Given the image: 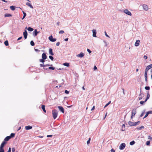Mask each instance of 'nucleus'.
Here are the masks:
<instances>
[{
  "label": "nucleus",
  "instance_id": "obj_1",
  "mask_svg": "<svg viewBox=\"0 0 152 152\" xmlns=\"http://www.w3.org/2000/svg\"><path fill=\"white\" fill-rule=\"evenodd\" d=\"M140 121H139L137 122H133L132 121H129L128 122V124L129 125L131 126H135L137 125V124H138L140 123Z\"/></svg>",
  "mask_w": 152,
  "mask_h": 152
},
{
  "label": "nucleus",
  "instance_id": "obj_2",
  "mask_svg": "<svg viewBox=\"0 0 152 152\" xmlns=\"http://www.w3.org/2000/svg\"><path fill=\"white\" fill-rule=\"evenodd\" d=\"M48 39L50 41L52 42H54L56 40V39L55 38H53L52 35L50 36L49 37Z\"/></svg>",
  "mask_w": 152,
  "mask_h": 152
},
{
  "label": "nucleus",
  "instance_id": "obj_3",
  "mask_svg": "<svg viewBox=\"0 0 152 152\" xmlns=\"http://www.w3.org/2000/svg\"><path fill=\"white\" fill-rule=\"evenodd\" d=\"M126 146V144L125 143H122L119 146V149L120 150L123 149Z\"/></svg>",
  "mask_w": 152,
  "mask_h": 152
},
{
  "label": "nucleus",
  "instance_id": "obj_4",
  "mask_svg": "<svg viewBox=\"0 0 152 152\" xmlns=\"http://www.w3.org/2000/svg\"><path fill=\"white\" fill-rule=\"evenodd\" d=\"M58 108L59 109V110L62 113H64V109L63 108V107L61 106H58Z\"/></svg>",
  "mask_w": 152,
  "mask_h": 152
},
{
  "label": "nucleus",
  "instance_id": "obj_5",
  "mask_svg": "<svg viewBox=\"0 0 152 152\" xmlns=\"http://www.w3.org/2000/svg\"><path fill=\"white\" fill-rule=\"evenodd\" d=\"M124 12L126 13V14L131 16L132 15L131 13L128 10L126 9L124 10Z\"/></svg>",
  "mask_w": 152,
  "mask_h": 152
},
{
  "label": "nucleus",
  "instance_id": "obj_6",
  "mask_svg": "<svg viewBox=\"0 0 152 152\" xmlns=\"http://www.w3.org/2000/svg\"><path fill=\"white\" fill-rule=\"evenodd\" d=\"M23 35L25 38V39H26L27 38L28 33L27 31L25 30L23 32Z\"/></svg>",
  "mask_w": 152,
  "mask_h": 152
},
{
  "label": "nucleus",
  "instance_id": "obj_7",
  "mask_svg": "<svg viewBox=\"0 0 152 152\" xmlns=\"http://www.w3.org/2000/svg\"><path fill=\"white\" fill-rule=\"evenodd\" d=\"M39 32V31H37V29H35L34 30V31L33 32V35L35 37L37 36Z\"/></svg>",
  "mask_w": 152,
  "mask_h": 152
},
{
  "label": "nucleus",
  "instance_id": "obj_8",
  "mask_svg": "<svg viewBox=\"0 0 152 152\" xmlns=\"http://www.w3.org/2000/svg\"><path fill=\"white\" fill-rule=\"evenodd\" d=\"M152 68V64H151L147 66L145 70L148 71L149 69Z\"/></svg>",
  "mask_w": 152,
  "mask_h": 152
},
{
  "label": "nucleus",
  "instance_id": "obj_9",
  "mask_svg": "<svg viewBox=\"0 0 152 152\" xmlns=\"http://www.w3.org/2000/svg\"><path fill=\"white\" fill-rule=\"evenodd\" d=\"M142 7L143 9L145 11H147L148 10V7L147 5L145 4H144L143 5Z\"/></svg>",
  "mask_w": 152,
  "mask_h": 152
},
{
  "label": "nucleus",
  "instance_id": "obj_10",
  "mask_svg": "<svg viewBox=\"0 0 152 152\" xmlns=\"http://www.w3.org/2000/svg\"><path fill=\"white\" fill-rule=\"evenodd\" d=\"M42 58H44V59L45 60L47 58V56L46 55V54L45 53H43L42 56Z\"/></svg>",
  "mask_w": 152,
  "mask_h": 152
},
{
  "label": "nucleus",
  "instance_id": "obj_11",
  "mask_svg": "<svg viewBox=\"0 0 152 152\" xmlns=\"http://www.w3.org/2000/svg\"><path fill=\"white\" fill-rule=\"evenodd\" d=\"M93 32V36L94 37H96V31L95 29H93L92 30Z\"/></svg>",
  "mask_w": 152,
  "mask_h": 152
},
{
  "label": "nucleus",
  "instance_id": "obj_12",
  "mask_svg": "<svg viewBox=\"0 0 152 152\" xmlns=\"http://www.w3.org/2000/svg\"><path fill=\"white\" fill-rule=\"evenodd\" d=\"M7 143L6 142H5L4 141L1 144L0 148H3L4 147V145Z\"/></svg>",
  "mask_w": 152,
  "mask_h": 152
},
{
  "label": "nucleus",
  "instance_id": "obj_13",
  "mask_svg": "<svg viewBox=\"0 0 152 152\" xmlns=\"http://www.w3.org/2000/svg\"><path fill=\"white\" fill-rule=\"evenodd\" d=\"M140 41L139 40H136L134 44L135 46L136 47L140 45Z\"/></svg>",
  "mask_w": 152,
  "mask_h": 152
},
{
  "label": "nucleus",
  "instance_id": "obj_14",
  "mask_svg": "<svg viewBox=\"0 0 152 152\" xmlns=\"http://www.w3.org/2000/svg\"><path fill=\"white\" fill-rule=\"evenodd\" d=\"M139 97L138 98V99L139 100L142 99V97L144 96V94L142 93H141V91H140V94H139Z\"/></svg>",
  "mask_w": 152,
  "mask_h": 152
},
{
  "label": "nucleus",
  "instance_id": "obj_15",
  "mask_svg": "<svg viewBox=\"0 0 152 152\" xmlns=\"http://www.w3.org/2000/svg\"><path fill=\"white\" fill-rule=\"evenodd\" d=\"M84 55V54L83 53L81 52L79 54H78L77 56L78 57L80 58H82L83 57Z\"/></svg>",
  "mask_w": 152,
  "mask_h": 152
},
{
  "label": "nucleus",
  "instance_id": "obj_16",
  "mask_svg": "<svg viewBox=\"0 0 152 152\" xmlns=\"http://www.w3.org/2000/svg\"><path fill=\"white\" fill-rule=\"evenodd\" d=\"M49 54L52 56L54 55V53L53 52V49L51 48H50L49 50Z\"/></svg>",
  "mask_w": 152,
  "mask_h": 152
},
{
  "label": "nucleus",
  "instance_id": "obj_17",
  "mask_svg": "<svg viewBox=\"0 0 152 152\" xmlns=\"http://www.w3.org/2000/svg\"><path fill=\"white\" fill-rule=\"evenodd\" d=\"M26 5L30 7L32 9L33 8V6L31 5V4L29 3L28 2H26Z\"/></svg>",
  "mask_w": 152,
  "mask_h": 152
},
{
  "label": "nucleus",
  "instance_id": "obj_18",
  "mask_svg": "<svg viewBox=\"0 0 152 152\" xmlns=\"http://www.w3.org/2000/svg\"><path fill=\"white\" fill-rule=\"evenodd\" d=\"M58 111L56 109L53 110L52 111V114H58Z\"/></svg>",
  "mask_w": 152,
  "mask_h": 152
},
{
  "label": "nucleus",
  "instance_id": "obj_19",
  "mask_svg": "<svg viewBox=\"0 0 152 152\" xmlns=\"http://www.w3.org/2000/svg\"><path fill=\"white\" fill-rule=\"evenodd\" d=\"M25 129L27 130L31 129L32 128V127L30 126H26L25 127Z\"/></svg>",
  "mask_w": 152,
  "mask_h": 152
},
{
  "label": "nucleus",
  "instance_id": "obj_20",
  "mask_svg": "<svg viewBox=\"0 0 152 152\" xmlns=\"http://www.w3.org/2000/svg\"><path fill=\"white\" fill-rule=\"evenodd\" d=\"M4 15L5 18H6L7 17H12V14H7V13L5 14Z\"/></svg>",
  "mask_w": 152,
  "mask_h": 152
},
{
  "label": "nucleus",
  "instance_id": "obj_21",
  "mask_svg": "<svg viewBox=\"0 0 152 152\" xmlns=\"http://www.w3.org/2000/svg\"><path fill=\"white\" fill-rule=\"evenodd\" d=\"M10 138H11L9 136H8L5 137V138L4 139V141H5V142L7 141H8Z\"/></svg>",
  "mask_w": 152,
  "mask_h": 152
},
{
  "label": "nucleus",
  "instance_id": "obj_22",
  "mask_svg": "<svg viewBox=\"0 0 152 152\" xmlns=\"http://www.w3.org/2000/svg\"><path fill=\"white\" fill-rule=\"evenodd\" d=\"M45 106L44 105H42V109L43 111L45 113H46V111L45 110Z\"/></svg>",
  "mask_w": 152,
  "mask_h": 152
},
{
  "label": "nucleus",
  "instance_id": "obj_23",
  "mask_svg": "<svg viewBox=\"0 0 152 152\" xmlns=\"http://www.w3.org/2000/svg\"><path fill=\"white\" fill-rule=\"evenodd\" d=\"M50 66L48 67V69H51L52 70H54L55 69V68L53 67H52L53 65L51 64L50 65Z\"/></svg>",
  "mask_w": 152,
  "mask_h": 152
},
{
  "label": "nucleus",
  "instance_id": "obj_24",
  "mask_svg": "<svg viewBox=\"0 0 152 152\" xmlns=\"http://www.w3.org/2000/svg\"><path fill=\"white\" fill-rule=\"evenodd\" d=\"M10 8L12 11H14L15 9V7L14 6H12L10 7Z\"/></svg>",
  "mask_w": 152,
  "mask_h": 152
},
{
  "label": "nucleus",
  "instance_id": "obj_25",
  "mask_svg": "<svg viewBox=\"0 0 152 152\" xmlns=\"http://www.w3.org/2000/svg\"><path fill=\"white\" fill-rule=\"evenodd\" d=\"M122 91H121V92H122V94H121V95L122 96H123L124 95H125V92H124L125 90L123 88H122Z\"/></svg>",
  "mask_w": 152,
  "mask_h": 152
},
{
  "label": "nucleus",
  "instance_id": "obj_26",
  "mask_svg": "<svg viewBox=\"0 0 152 152\" xmlns=\"http://www.w3.org/2000/svg\"><path fill=\"white\" fill-rule=\"evenodd\" d=\"M144 128V127L143 126H141L140 127H137V129L138 130H141L142 129H143Z\"/></svg>",
  "mask_w": 152,
  "mask_h": 152
},
{
  "label": "nucleus",
  "instance_id": "obj_27",
  "mask_svg": "<svg viewBox=\"0 0 152 152\" xmlns=\"http://www.w3.org/2000/svg\"><path fill=\"white\" fill-rule=\"evenodd\" d=\"M27 30L28 31H33L34 30V29L33 28H31V27H28V28H27Z\"/></svg>",
  "mask_w": 152,
  "mask_h": 152
},
{
  "label": "nucleus",
  "instance_id": "obj_28",
  "mask_svg": "<svg viewBox=\"0 0 152 152\" xmlns=\"http://www.w3.org/2000/svg\"><path fill=\"white\" fill-rule=\"evenodd\" d=\"M63 65L67 67H69V64L67 62H65L63 63Z\"/></svg>",
  "mask_w": 152,
  "mask_h": 152
},
{
  "label": "nucleus",
  "instance_id": "obj_29",
  "mask_svg": "<svg viewBox=\"0 0 152 152\" xmlns=\"http://www.w3.org/2000/svg\"><path fill=\"white\" fill-rule=\"evenodd\" d=\"M4 44L6 46L9 45V42L7 40H6L4 42Z\"/></svg>",
  "mask_w": 152,
  "mask_h": 152
},
{
  "label": "nucleus",
  "instance_id": "obj_30",
  "mask_svg": "<svg viewBox=\"0 0 152 152\" xmlns=\"http://www.w3.org/2000/svg\"><path fill=\"white\" fill-rule=\"evenodd\" d=\"M30 44L32 46H34L35 45V43L32 40L30 42Z\"/></svg>",
  "mask_w": 152,
  "mask_h": 152
},
{
  "label": "nucleus",
  "instance_id": "obj_31",
  "mask_svg": "<svg viewBox=\"0 0 152 152\" xmlns=\"http://www.w3.org/2000/svg\"><path fill=\"white\" fill-rule=\"evenodd\" d=\"M131 113L132 114H136V110L135 109H133L132 110Z\"/></svg>",
  "mask_w": 152,
  "mask_h": 152
},
{
  "label": "nucleus",
  "instance_id": "obj_32",
  "mask_svg": "<svg viewBox=\"0 0 152 152\" xmlns=\"http://www.w3.org/2000/svg\"><path fill=\"white\" fill-rule=\"evenodd\" d=\"M45 59H44V58H42V59H39V61L41 62L44 63L45 62Z\"/></svg>",
  "mask_w": 152,
  "mask_h": 152
},
{
  "label": "nucleus",
  "instance_id": "obj_33",
  "mask_svg": "<svg viewBox=\"0 0 152 152\" xmlns=\"http://www.w3.org/2000/svg\"><path fill=\"white\" fill-rule=\"evenodd\" d=\"M15 136V134L14 133H12L10 136H9L10 137V138H12V137H14Z\"/></svg>",
  "mask_w": 152,
  "mask_h": 152
},
{
  "label": "nucleus",
  "instance_id": "obj_34",
  "mask_svg": "<svg viewBox=\"0 0 152 152\" xmlns=\"http://www.w3.org/2000/svg\"><path fill=\"white\" fill-rule=\"evenodd\" d=\"M145 89L146 90H150V87L149 86H146L145 87Z\"/></svg>",
  "mask_w": 152,
  "mask_h": 152
},
{
  "label": "nucleus",
  "instance_id": "obj_35",
  "mask_svg": "<svg viewBox=\"0 0 152 152\" xmlns=\"http://www.w3.org/2000/svg\"><path fill=\"white\" fill-rule=\"evenodd\" d=\"M49 58L51 60V61H53L54 59V58L51 56H49Z\"/></svg>",
  "mask_w": 152,
  "mask_h": 152
},
{
  "label": "nucleus",
  "instance_id": "obj_36",
  "mask_svg": "<svg viewBox=\"0 0 152 152\" xmlns=\"http://www.w3.org/2000/svg\"><path fill=\"white\" fill-rule=\"evenodd\" d=\"M134 143H135V142L133 140V141L131 142H130V145H133L134 144Z\"/></svg>",
  "mask_w": 152,
  "mask_h": 152
},
{
  "label": "nucleus",
  "instance_id": "obj_37",
  "mask_svg": "<svg viewBox=\"0 0 152 152\" xmlns=\"http://www.w3.org/2000/svg\"><path fill=\"white\" fill-rule=\"evenodd\" d=\"M150 95L149 94V91H148V92L147 93V96L146 98L149 99L150 97Z\"/></svg>",
  "mask_w": 152,
  "mask_h": 152
},
{
  "label": "nucleus",
  "instance_id": "obj_38",
  "mask_svg": "<svg viewBox=\"0 0 152 152\" xmlns=\"http://www.w3.org/2000/svg\"><path fill=\"white\" fill-rule=\"evenodd\" d=\"M147 72H148V71L145 70V75H144V76H145V77H147L148 76H147Z\"/></svg>",
  "mask_w": 152,
  "mask_h": 152
},
{
  "label": "nucleus",
  "instance_id": "obj_39",
  "mask_svg": "<svg viewBox=\"0 0 152 152\" xmlns=\"http://www.w3.org/2000/svg\"><path fill=\"white\" fill-rule=\"evenodd\" d=\"M111 103V101H109L107 103L104 107L105 108V107L107 106L110 104Z\"/></svg>",
  "mask_w": 152,
  "mask_h": 152
},
{
  "label": "nucleus",
  "instance_id": "obj_40",
  "mask_svg": "<svg viewBox=\"0 0 152 152\" xmlns=\"http://www.w3.org/2000/svg\"><path fill=\"white\" fill-rule=\"evenodd\" d=\"M152 114V111H148L145 114Z\"/></svg>",
  "mask_w": 152,
  "mask_h": 152
},
{
  "label": "nucleus",
  "instance_id": "obj_41",
  "mask_svg": "<svg viewBox=\"0 0 152 152\" xmlns=\"http://www.w3.org/2000/svg\"><path fill=\"white\" fill-rule=\"evenodd\" d=\"M64 33V32L63 30H61L59 32V34H62L63 33Z\"/></svg>",
  "mask_w": 152,
  "mask_h": 152
},
{
  "label": "nucleus",
  "instance_id": "obj_42",
  "mask_svg": "<svg viewBox=\"0 0 152 152\" xmlns=\"http://www.w3.org/2000/svg\"><path fill=\"white\" fill-rule=\"evenodd\" d=\"M150 144V141H148L146 142V145H149Z\"/></svg>",
  "mask_w": 152,
  "mask_h": 152
},
{
  "label": "nucleus",
  "instance_id": "obj_43",
  "mask_svg": "<svg viewBox=\"0 0 152 152\" xmlns=\"http://www.w3.org/2000/svg\"><path fill=\"white\" fill-rule=\"evenodd\" d=\"M64 92L66 94H68L69 93V91L67 90H65V91Z\"/></svg>",
  "mask_w": 152,
  "mask_h": 152
},
{
  "label": "nucleus",
  "instance_id": "obj_44",
  "mask_svg": "<svg viewBox=\"0 0 152 152\" xmlns=\"http://www.w3.org/2000/svg\"><path fill=\"white\" fill-rule=\"evenodd\" d=\"M53 118L54 119H55L57 117V115H53Z\"/></svg>",
  "mask_w": 152,
  "mask_h": 152
},
{
  "label": "nucleus",
  "instance_id": "obj_45",
  "mask_svg": "<svg viewBox=\"0 0 152 152\" xmlns=\"http://www.w3.org/2000/svg\"><path fill=\"white\" fill-rule=\"evenodd\" d=\"M145 102H144V101H140V103L141 104L143 105L144 104Z\"/></svg>",
  "mask_w": 152,
  "mask_h": 152
},
{
  "label": "nucleus",
  "instance_id": "obj_46",
  "mask_svg": "<svg viewBox=\"0 0 152 152\" xmlns=\"http://www.w3.org/2000/svg\"><path fill=\"white\" fill-rule=\"evenodd\" d=\"M4 150L2 148H0V152H4Z\"/></svg>",
  "mask_w": 152,
  "mask_h": 152
},
{
  "label": "nucleus",
  "instance_id": "obj_47",
  "mask_svg": "<svg viewBox=\"0 0 152 152\" xmlns=\"http://www.w3.org/2000/svg\"><path fill=\"white\" fill-rule=\"evenodd\" d=\"M90 140H91V138H89L88 139V140L87 141V144H89L90 143Z\"/></svg>",
  "mask_w": 152,
  "mask_h": 152
},
{
  "label": "nucleus",
  "instance_id": "obj_48",
  "mask_svg": "<svg viewBox=\"0 0 152 152\" xmlns=\"http://www.w3.org/2000/svg\"><path fill=\"white\" fill-rule=\"evenodd\" d=\"M23 16H24V17H25L26 16V12H25L24 11H23Z\"/></svg>",
  "mask_w": 152,
  "mask_h": 152
},
{
  "label": "nucleus",
  "instance_id": "obj_49",
  "mask_svg": "<svg viewBox=\"0 0 152 152\" xmlns=\"http://www.w3.org/2000/svg\"><path fill=\"white\" fill-rule=\"evenodd\" d=\"M87 51L89 53H91V51L89 49H87Z\"/></svg>",
  "mask_w": 152,
  "mask_h": 152
},
{
  "label": "nucleus",
  "instance_id": "obj_50",
  "mask_svg": "<svg viewBox=\"0 0 152 152\" xmlns=\"http://www.w3.org/2000/svg\"><path fill=\"white\" fill-rule=\"evenodd\" d=\"M34 50L36 52H39L40 51L38 49H36L35 48H34Z\"/></svg>",
  "mask_w": 152,
  "mask_h": 152
},
{
  "label": "nucleus",
  "instance_id": "obj_51",
  "mask_svg": "<svg viewBox=\"0 0 152 152\" xmlns=\"http://www.w3.org/2000/svg\"><path fill=\"white\" fill-rule=\"evenodd\" d=\"M40 65L41 67H45V65H44V64H40Z\"/></svg>",
  "mask_w": 152,
  "mask_h": 152
},
{
  "label": "nucleus",
  "instance_id": "obj_52",
  "mask_svg": "<svg viewBox=\"0 0 152 152\" xmlns=\"http://www.w3.org/2000/svg\"><path fill=\"white\" fill-rule=\"evenodd\" d=\"M105 34V36L107 37H110L107 34L106 32L105 31L104 32Z\"/></svg>",
  "mask_w": 152,
  "mask_h": 152
},
{
  "label": "nucleus",
  "instance_id": "obj_53",
  "mask_svg": "<svg viewBox=\"0 0 152 152\" xmlns=\"http://www.w3.org/2000/svg\"><path fill=\"white\" fill-rule=\"evenodd\" d=\"M145 110H143L141 114H145Z\"/></svg>",
  "mask_w": 152,
  "mask_h": 152
},
{
  "label": "nucleus",
  "instance_id": "obj_54",
  "mask_svg": "<svg viewBox=\"0 0 152 152\" xmlns=\"http://www.w3.org/2000/svg\"><path fill=\"white\" fill-rule=\"evenodd\" d=\"M22 38V37H19L18 39H17V40L18 41V40H20Z\"/></svg>",
  "mask_w": 152,
  "mask_h": 152
},
{
  "label": "nucleus",
  "instance_id": "obj_55",
  "mask_svg": "<svg viewBox=\"0 0 152 152\" xmlns=\"http://www.w3.org/2000/svg\"><path fill=\"white\" fill-rule=\"evenodd\" d=\"M60 43L59 42H57L56 44V45L57 46H58L60 45Z\"/></svg>",
  "mask_w": 152,
  "mask_h": 152
},
{
  "label": "nucleus",
  "instance_id": "obj_56",
  "mask_svg": "<svg viewBox=\"0 0 152 152\" xmlns=\"http://www.w3.org/2000/svg\"><path fill=\"white\" fill-rule=\"evenodd\" d=\"M143 58L144 59H146L148 58V57L147 56H145V55H144V56Z\"/></svg>",
  "mask_w": 152,
  "mask_h": 152
},
{
  "label": "nucleus",
  "instance_id": "obj_57",
  "mask_svg": "<svg viewBox=\"0 0 152 152\" xmlns=\"http://www.w3.org/2000/svg\"><path fill=\"white\" fill-rule=\"evenodd\" d=\"M125 125L124 124H123L122 126V130L123 131H124V130H123V127H124V128H125Z\"/></svg>",
  "mask_w": 152,
  "mask_h": 152
},
{
  "label": "nucleus",
  "instance_id": "obj_58",
  "mask_svg": "<svg viewBox=\"0 0 152 152\" xmlns=\"http://www.w3.org/2000/svg\"><path fill=\"white\" fill-rule=\"evenodd\" d=\"M94 70H96L97 69V67H96V66H95L94 67Z\"/></svg>",
  "mask_w": 152,
  "mask_h": 152
},
{
  "label": "nucleus",
  "instance_id": "obj_59",
  "mask_svg": "<svg viewBox=\"0 0 152 152\" xmlns=\"http://www.w3.org/2000/svg\"><path fill=\"white\" fill-rule=\"evenodd\" d=\"M15 148H12V152H14L15 151Z\"/></svg>",
  "mask_w": 152,
  "mask_h": 152
},
{
  "label": "nucleus",
  "instance_id": "obj_60",
  "mask_svg": "<svg viewBox=\"0 0 152 152\" xmlns=\"http://www.w3.org/2000/svg\"><path fill=\"white\" fill-rule=\"evenodd\" d=\"M95 109V106H93V107H92V108L91 109V110H94Z\"/></svg>",
  "mask_w": 152,
  "mask_h": 152
},
{
  "label": "nucleus",
  "instance_id": "obj_61",
  "mask_svg": "<svg viewBox=\"0 0 152 152\" xmlns=\"http://www.w3.org/2000/svg\"><path fill=\"white\" fill-rule=\"evenodd\" d=\"M50 64H46V65H44L45 67L46 66H50Z\"/></svg>",
  "mask_w": 152,
  "mask_h": 152
},
{
  "label": "nucleus",
  "instance_id": "obj_62",
  "mask_svg": "<svg viewBox=\"0 0 152 152\" xmlns=\"http://www.w3.org/2000/svg\"><path fill=\"white\" fill-rule=\"evenodd\" d=\"M52 135H48L47 136V137H51L52 136Z\"/></svg>",
  "mask_w": 152,
  "mask_h": 152
},
{
  "label": "nucleus",
  "instance_id": "obj_63",
  "mask_svg": "<svg viewBox=\"0 0 152 152\" xmlns=\"http://www.w3.org/2000/svg\"><path fill=\"white\" fill-rule=\"evenodd\" d=\"M11 149L10 148H9V150L7 152H11Z\"/></svg>",
  "mask_w": 152,
  "mask_h": 152
},
{
  "label": "nucleus",
  "instance_id": "obj_64",
  "mask_svg": "<svg viewBox=\"0 0 152 152\" xmlns=\"http://www.w3.org/2000/svg\"><path fill=\"white\" fill-rule=\"evenodd\" d=\"M111 152H115V151L114 149H112L111 150Z\"/></svg>",
  "mask_w": 152,
  "mask_h": 152
}]
</instances>
